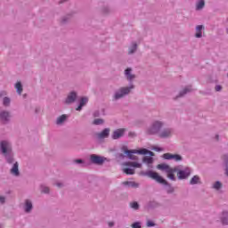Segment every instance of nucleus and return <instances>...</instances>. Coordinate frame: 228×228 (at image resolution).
Segmentation results:
<instances>
[{
    "mask_svg": "<svg viewBox=\"0 0 228 228\" xmlns=\"http://www.w3.org/2000/svg\"><path fill=\"white\" fill-rule=\"evenodd\" d=\"M157 168L159 170H162V172H166L167 174L168 179L171 181H175V172H177L178 179H186L190 177V175L191 174V169L190 167H175L172 168L167 164H159L157 166Z\"/></svg>",
    "mask_w": 228,
    "mask_h": 228,
    "instance_id": "obj_1",
    "label": "nucleus"
},
{
    "mask_svg": "<svg viewBox=\"0 0 228 228\" xmlns=\"http://www.w3.org/2000/svg\"><path fill=\"white\" fill-rule=\"evenodd\" d=\"M123 152H125L129 159H136V156L134 154H142L145 157L142 159L143 163L148 165L149 168H152V163H154V153L147 149L141 150H127V147H123Z\"/></svg>",
    "mask_w": 228,
    "mask_h": 228,
    "instance_id": "obj_2",
    "label": "nucleus"
},
{
    "mask_svg": "<svg viewBox=\"0 0 228 228\" xmlns=\"http://www.w3.org/2000/svg\"><path fill=\"white\" fill-rule=\"evenodd\" d=\"M0 151L6 159L7 163H13V151H12V142L4 140L0 142Z\"/></svg>",
    "mask_w": 228,
    "mask_h": 228,
    "instance_id": "obj_3",
    "label": "nucleus"
},
{
    "mask_svg": "<svg viewBox=\"0 0 228 228\" xmlns=\"http://www.w3.org/2000/svg\"><path fill=\"white\" fill-rule=\"evenodd\" d=\"M165 126V123L163 121L156 120L154 121L151 126L147 129L148 134H159V130L161 127Z\"/></svg>",
    "mask_w": 228,
    "mask_h": 228,
    "instance_id": "obj_4",
    "label": "nucleus"
},
{
    "mask_svg": "<svg viewBox=\"0 0 228 228\" xmlns=\"http://www.w3.org/2000/svg\"><path fill=\"white\" fill-rule=\"evenodd\" d=\"M134 85L131 84L129 86L119 88L114 94L115 99H122V97L131 94V90H134Z\"/></svg>",
    "mask_w": 228,
    "mask_h": 228,
    "instance_id": "obj_5",
    "label": "nucleus"
},
{
    "mask_svg": "<svg viewBox=\"0 0 228 228\" xmlns=\"http://www.w3.org/2000/svg\"><path fill=\"white\" fill-rule=\"evenodd\" d=\"M143 175H147V177H150L151 179H154V181H157V183H159L160 184H168V183L167 182V180L163 179V177H161V175H159V174H158L157 172H154L152 170L150 171H146Z\"/></svg>",
    "mask_w": 228,
    "mask_h": 228,
    "instance_id": "obj_6",
    "label": "nucleus"
},
{
    "mask_svg": "<svg viewBox=\"0 0 228 228\" xmlns=\"http://www.w3.org/2000/svg\"><path fill=\"white\" fill-rule=\"evenodd\" d=\"M91 161L92 163H94V165H102L104 161H108V159L99 155L93 154L91 155Z\"/></svg>",
    "mask_w": 228,
    "mask_h": 228,
    "instance_id": "obj_7",
    "label": "nucleus"
},
{
    "mask_svg": "<svg viewBox=\"0 0 228 228\" xmlns=\"http://www.w3.org/2000/svg\"><path fill=\"white\" fill-rule=\"evenodd\" d=\"M10 112L6 111V110H3L0 112V122L2 124H6L7 122H10Z\"/></svg>",
    "mask_w": 228,
    "mask_h": 228,
    "instance_id": "obj_8",
    "label": "nucleus"
},
{
    "mask_svg": "<svg viewBox=\"0 0 228 228\" xmlns=\"http://www.w3.org/2000/svg\"><path fill=\"white\" fill-rule=\"evenodd\" d=\"M173 133H174V130H172V128H166L159 132V138H170Z\"/></svg>",
    "mask_w": 228,
    "mask_h": 228,
    "instance_id": "obj_9",
    "label": "nucleus"
},
{
    "mask_svg": "<svg viewBox=\"0 0 228 228\" xmlns=\"http://www.w3.org/2000/svg\"><path fill=\"white\" fill-rule=\"evenodd\" d=\"M163 158L164 159H170L172 161H181V159H183L181 155L172 154V153H166L163 155Z\"/></svg>",
    "mask_w": 228,
    "mask_h": 228,
    "instance_id": "obj_10",
    "label": "nucleus"
},
{
    "mask_svg": "<svg viewBox=\"0 0 228 228\" xmlns=\"http://www.w3.org/2000/svg\"><path fill=\"white\" fill-rule=\"evenodd\" d=\"M125 77L127 81H134V79L136 78V75L133 73V69L131 68H127L126 69H125Z\"/></svg>",
    "mask_w": 228,
    "mask_h": 228,
    "instance_id": "obj_11",
    "label": "nucleus"
},
{
    "mask_svg": "<svg viewBox=\"0 0 228 228\" xmlns=\"http://www.w3.org/2000/svg\"><path fill=\"white\" fill-rule=\"evenodd\" d=\"M77 98V94H76V92L72 91L68 94V96L65 100V102H66V104H72V102H74V101H76Z\"/></svg>",
    "mask_w": 228,
    "mask_h": 228,
    "instance_id": "obj_12",
    "label": "nucleus"
},
{
    "mask_svg": "<svg viewBox=\"0 0 228 228\" xmlns=\"http://www.w3.org/2000/svg\"><path fill=\"white\" fill-rule=\"evenodd\" d=\"M126 133V129L124 128H119L114 131L112 134L113 140H118V138H121V136H124V134Z\"/></svg>",
    "mask_w": 228,
    "mask_h": 228,
    "instance_id": "obj_13",
    "label": "nucleus"
},
{
    "mask_svg": "<svg viewBox=\"0 0 228 228\" xmlns=\"http://www.w3.org/2000/svg\"><path fill=\"white\" fill-rule=\"evenodd\" d=\"M96 136L98 140H104V138H108L110 136V129L105 128L102 132L98 133Z\"/></svg>",
    "mask_w": 228,
    "mask_h": 228,
    "instance_id": "obj_14",
    "label": "nucleus"
},
{
    "mask_svg": "<svg viewBox=\"0 0 228 228\" xmlns=\"http://www.w3.org/2000/svg\"><path fill=\"white\" fill-rule=\"evenodd\" d=\"M33 209V203L29 200H25L24 210L26 213H29Z\"/></svg>",
    "mask_w": 228,
    "mask_h": 228,
    "instance_id": "obj_15",
    "label": "nucleus"
},
{
    "mask_svg": "<svg viewBox=\"0 0 228 228\" xmlns=\"http://www.w3.org/2000/svg\"><path fill=\"white\" fill-rule=\"evenodd\" d=\"M11 174L12 175H15L16 177L19 176L20 172H19V163H14L12 169H11Z\"/></svg>",
    "mask_w": 228,
    "mask_h": 228,
    "instance_id": "obj_16",
    "label": "nucleus"
},
{
    "mask_svg": "<svg viewBox=\"0 0 228 228\" xmlns=\"http://www.w3.org/2000/svg\"><path fill=\"white\" fill-rule=\"evenodd\" d=\"M88 102V99L86 97H82L80 99L79 106L77 108V111H81L83 109V106H86V104Z\"/></svg>",
    "mask_w": 228,
    "mask_h": 228,
    "instance_id": "obj_17",
    "label": "nucleus"
},
{
    "mask_svg": "<svg viewBox=\"0 0 228 228\" xmlns=\"http://www.w3.org/2000/svg\"><path fill=\"white\" fill-rule=\"evenodd\" d=\"M67 118H68L67 115H61V117H59L56 120L57 126H62V124H65V122L67 121Z\"/></svg>",
    "mask_w": 228,
    "mask_h": 228,
    "instance_id": "obj_18",
    "label": "nucleus"
},
{
    "mask_svg": "<svg viewBox=\"0 0 228 228\" xmlns=\"http://www.w3.org/2000/svg\"><path fill=\"white\" fill-rule=\"evenodd\" d=\"M125 167H132L133 168H142V164L138 162H126Z\"/></svg>",
    "mask_w": 228,
    "mask_h": 228,
    "instance_id": "obj_19",
    "label": "nucleus"
},
{
    "mask_svg": "<svg viewBox=\"0 0 228 228\" xmlns=\"http://www.w3.org/2000/svg\"><path fill=\"white\" fill-rule=\"evenodd\" d=\"M192 90L193 89L191 88V86H186L180 92L179 97H183V95H186V94H190V92H192Z\"/></svg>",
    "mask_w": 228,
    "mask_h": 228,
    "instance_id": "obj_20",
    "label": "nucleus"
},
{
    "mask_svg": "<svg viewBox=\"0 0 228 228\" xmlns=\"http://www.w3.org/2000/svg\"><path fill=\"white\" fill-rule=\"evenodd\" d=\"M124 186H128V188H138V183L135 182H124L123 183Z\"/></svg>",
    "mask_w": 228,
    "mask_h": 228,
    "instance_id": "obj_21",
    "label": "nucleus"
},
{
    "mask_svg": "<svg viewBox=\"0 0 228 228\" xmlns=\"http://www.w3.org/2000/svg\"><path fill=\"white\" fill-rule=\"evenodd\" d=\"M14 86H15L16 91L19 94V95H20V94H22V90H23L22 84L20 82H17Z\"/></svg>",
    "mask_w": 228,
    "mask_h": 228,
    "instance_id": "obj_22",
    "label": "nucleus"
},
{
    "mask_svg": "<svg viewBox=\"0 0 228 228\" xmlns=\"http://www.w3.org/2000/svg\"><path fill=\"white\" fill-rule=\"evenodd\" d=\"M222 223L224 225H228V212H224L222 216Z\"/></svg>",
    "mask_w": 228,
    "mask_h": 228,
    "instance_id": "obj_23",
    "label": "nucleus"
},
{
    "mask_svg": "<svg viewBox=\"0 0 228 228\" xmlns=\"http://www.w3.org/2000/svg\"><path fill=\"white\" fill-rule=\"evenodd\" d=\"M136 47H137L136 43H132L128 49L129 54H133V53L136 51Z\"/></svg>",
    "mask_w": 228,
    "mask_h": 228,
    "instance_id": "obj_24",
    "label": "nucleus"
},
{
    "mask_svg": "<svg viewBox=\"0 0 228 228\" xmlns=\"http://www.w3.org/2000/svg\"><path fill=\"white\" fill-rule=\"evenodd\" d=\"M123 172L125 174H127L128 175H133V174H134V169L131 167H126L123 169Z\"/></svg>",
    "mask_w": 228,
    "mask_h": 228,
    "instance_id": "obj_25",
    "label": "nucleus"
},
{
    "mask_svg": "<svg viewBox=\"0 0 228 228\" xmlns=\"http://www.w3.org/2000/svg\"><path fill=\"white\" fill-rule=\"evenodd\" d=\"M10 102H12V100H10L9 97H4L3 99V105L4 106H10Z\"/></svg>",
    "mask_w": 228,
    "mask_h": 228,
    "instance_id": "obj_26",
    "label": "nucleus"
},
{
    "mask_svg": "<svg viewBox=\"0 0 228 228\" xmlns=\"http://www.w3.org/2000/svg\"><path fill=\"white\" fill-rule=\"evenodd\" d=\"M200 181V178L199 176L195 175L193 176L191 179V184H197V183H199Z\"/></svg>",
    "mask_w": 228,
    "mask_h": 228,
    "instance_id": "obj_27",
    "label": "nucleus"
},
{
    "mask_svg": "<svg viewBox=\"0 0 228 228\" xmlns=\"http://www.w3.org/2000/svg\"><path fill=\"white\" fill-rule=\"evenodd\" d=\"M196 38H200V25H198L196 27V34H195Z\"/></svg>",
    "mask_w": 228,
    "mask_h": 228,
    "instance_id": "obj_28",
    "label": "nucleus"
},
{
    "mask_svg": "<svg viewBox=\"0 0 228 228\" xmlns=\"http://www.w3.org/2000/svg\"><path fill=\"white\" fill-rule=\"evenodd\" d=\"M94 124L95 126H101V124H104V120L101 119V118H96L94 120Z\"/></svg>",
    "mask_w": 228,
    "mask_h": 228,
    "instance_id": "obj_29",
    "label": "nucleus"
},
{
    "mask_svg": "<svg viewBox=\"0 0 228 228\" xmlns=\"http://www.w3.org/2000/svg\"><path fill=\"white\" fill-rule=\"evenodd\" d=\"M101 115H104V110H96L94 112V117H101Z\"/></svg>",
    "mask_w": 228,
    "mask_h": 228,
    "instance_id": "obj_30",
    "label": "nucleus"
},
{
    "mask_svg": "<svg viewBox=\"0 0 228 228\" xmlns=\"http://www.w3.org/2000/svg\"><path fill=\"white\" fill-rule=\"evenodd\" d=\"M213 188H215V190H220V188H222V183L220 182H216Z\"/></svg>",
    "mask_w": 228,
    "mask_h": 228,
    "instance_id": "obj_31",
    "label": "nucleus"
},
{
    "mask_svg": "<svg viewBox=\"0 0 228 228\" xmlns=\"http://www.w3.org/2000/svg\"><path fill=\"white\" fill-rule=\"evenodd\" d=\"M41 191L43 193H49V187L45 186V185H42L41 186Z\"/></svg>",
    "mask_w": 228,
    "mask_h": 228,
    "instance_id": "obj_32",
    "label": "nucleus"
},
{
    "mask_svg": "<svg viewBox=\"0 0 228 228\" xmlns=\"http://www.w3.org/2000/svg\"><path fill=\"white\" fill-rule=\"evenodd\" d=\"M130 206H131L132 209H138V208H139L138 202H136V201L132 202L130 204Z\"/></svg>",
    "mask_w": 228,
    "mask_h": 228,
    "instance_id": "obj_33",
    "label": "nucleus"
},
{
    "mask_svg": "<svg viewBox=\"0 0 228 228\" xmlns=\"http://www.w3.org/2000/svg\"><path fill=\"white\" fill-rule=\"evenodd\" d=\"M132 228H142V223L135 222L132 224Z\"/></svg>",
    "mask_w": 228,
    "mask_h": 228,
    "instance_id": "obj_34",
    "label": "nucleus"
},
{
    "mask_svg": "<svg viewBox=\"0 0 228 228\" xmlns=\"http://www.w3.org/2000/svg\"><path fill=\"white\" fill-rule=\"evenodd\" d=\"M147 227H154V222L151 220L147 221Z\"/></svg>",
    "mask_w": 228,
    "mask_h": 228,
    "instance_id": "obj_35",
    "label": "nucleus"
},
{
    "mask_svg": "<svg viewBox=\"0 0 228 228\" xmlns=\"http://www.w3.org/2000/svg\"><path fill=\"white\" fill-rule=\"evenodd\" d=\"M7 94H8V93H6V91H1V92H0V98H3V97L4 98V97H6Z\"/></svg>",
    "mask_w": 228,
    "mask_h": 228,
    "instance_id": "obj_36",
    "label": "nucleus"
},
{
    "mask_svg": "<svg viewBox=\"0 0 228 228\" xmlns=\"http://www.w3.org/2000/svg\"><path fill=\"white\" fill-rule=\"evenodd\" d=\"M152 151H156L157 152H161V151H163V149H161V148H159V147H158V146H154V147L152 148Z\"/></svg>",
    "mask_w": 228,
    "mask_h": 228,
    "instance_id": "obj_37",
    "label": "nucleus"
},
{
    "mask_svg": "<svg viewBox=\"0 0 228 228\" xmlns=\"http://www.w3.org/2000/svg\"><path fill=\"white\" fill-rule=\"evenodd\" d=\"M5 198L4 196H0V204H4Z\"/></svg>",
    "mask_w": 228,
    "mask_h": 228,
    "instance_id": "obj_38",
    "label": "nucleus"
},
{
    "mask_svg": "<svg viewBox=\"0 0 228 228\" xmlns=\"http://www.w3.org/2000/svg\"><path fill=\"white\" fill-rule=\"evenodd\" d=\"M196 10H200V1L197 2Z\"/></svg>",
    "mask_w": 228,
    "mask_h": 228,
    "instance_id": "obj_39",
    "label": "nucleus"
},
{
    "mask_svg": "<svg viewBox=\"0 0 228 228\" xmlns=\"http://www.w3.org/2000/svg\"><path fill=\"white\" fill-rule=\"evenodd\" d=\"M109 227H113L115 225V223L113 221L109 222L108 224Z\"/></svg>",
    "mask_w": 228,
    "mask_h": 228,
    "instance_id": "obj_40",
    "label": "nucleus"
},
{
    "mask_svg": "<svg viewBox=\"0 0 228 228\" xmlns=\"http://www.w3.org/2000/svg\"><path fill=\"white\" fill-rule=\"evenodd\" d=\"M220 90H222V86H216V91L220 92Z\"/></svg>",
    "mask_w": 228,
    "mask_h": 228,
    "instance_id": "obj_41",
    "label": "nucleus"
},
{
    "mask_svg": "<svg viewBox=\"0 0 228 228\" xmlns=\"http://www.w3.org/2000/svg\"><path fill=\"white\" fill-rule=\"evenodd\" d=\"M56 186H58V188H61V187L63 186V183L58 182V183H56Z\"/></svg>",
    "mask_w": 228,
    "mask_h": 228,
    "instance_id": "obj_42",
    "label": "nucleus"
},
{
    "mask_svg": "<svg viewBox=\"0 0 228 228\" xmlns=\"http://www.w3.org/2000/svg\"><path fill=\"white\" fill-rule=\"evenodd\" d=\"M205 2L204 0H200V8H204Z\"/></svg>",
    "mask_w": 228,
    "mask_h": 228,
    "instance_id": "obj_43",
    "label": "nucleus"
},
{
    "mask_svg": "<svg viewBox=\"0 0 228 228\" xmlns=\"http://www.w3.org/2000/svg\"><path fill=\"white\" fill-rule=\"evenodd\" d=\"M75 163L81 164V163H83V160H81V159H77V160H75Z\"/></svg>",
    "mask_w": 228,
    "mask_h": 228,
    "instance_id": "obj_44",
    "label": "nucleus"
},
{
    "mask_svg": "<svg viewBox=\"0 0 228 228\" xmlns=\"http://www.w3.org/2000/svg\"><path fill=\"white\" fill-rule=\"evenodd\" d=\"M225 175H228V167L225 169Z\"/></svg>",
    "mask_w": 228,
    "mask_h": 228,
    "instance_id": "obj_45",
    "label": "nucleus"
},
{
    "mask_svg": "<svg viewBox=\"0 0 228 228\" xmlns=\"http://www.w3.org/2000/svg\"><path fill=\"white\" fill-rule=\"evenodd\" d=\"M224 160L228 161V156H224Z\"/></svg>",
    "mask_w": 228,
    "mask_h": 228,
    "instance_id": "obj_46",
    "label": "nucleus"
},
{
    "mask_svg": "<svg viewBox=\"0 0 228 228\" xmlns=\"http://www.w3.org/2000/svg\"><path fill=\"white\" fill-rule=\"evenodd\" d=\"M203 28H204V27L201 25V26H200V29H203Z\"/></svg>",
    "mask_w": 228,
    "mask_h": 228,
    "instance_id": "obj_47",
    "label": "nucleus"
},
{
    "mask_svg": "<svg viewBox=\"0 0 228 228\" xmlns=\"http://www.w3.org/2000/svg\"><path fill=\"white\" fill-rule=\"evenodd\" d=\"M170 191H174V189H172Z\"/></svg>",
    "mask_w": 228,
    "mask_h": 228,
    "instance_id": "obj_48",
    "label": "nucleus"
},
{
    "mask_svg": "<svg viewBox=\"0 0 228 228\" xmlns=\"http://www.w3.org/2000/svg\"><path fill=\"white\" fill-rule=\"evenodd\" d=\"M0 228H3V226H2V225H0Z\"/></svg>",
    "mask_w": 228,
    "mask_h": 228,
    "instance_id": "obj_49",
    "label": "nucleus"
}]
</instances>
